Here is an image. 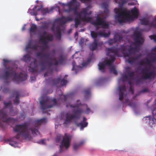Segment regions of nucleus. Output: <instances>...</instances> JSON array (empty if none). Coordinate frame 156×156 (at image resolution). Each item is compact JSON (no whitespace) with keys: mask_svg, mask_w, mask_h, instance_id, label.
Segmentation results:
<instances>
[{"mask_svg":"<svg viewBox=\"0 0 156 156\" xmlns=\"http://www.w3.org/2000/svg\"><path fill=\"white\" fill-rule=\"evenodd\" d=\"M87 120V119L85 117L83 118V121L82 122L80 123H77L76 125L77 126L80 127L81 129H83L86 127L88 125V122H85Z\"/></svg>","mask_w":156,"mask_h":156,"instance_id":"obj_21","label":"nucleus"},{"mask_svg":"<svg viewBox=\"0 0 156 156\" xmlns=\"http://www.w3.org/2000/svg\"><path fill=\"white\" fill-rule=\"evenodd\" d=\"M31 58V56L29 54H27L23 55L21 60L26 63H28L30 61Z\"/></svg>","mask_w":156,"mask_h":156,"instance_id":"obj_25","label":"nucleus"},{"mask_svg":"<svg viewBox=\"0 0 156 156\" xmlns=\"http://www.w3.org/2000/svg\"><path fill=\"white\" fill-rule=\"evenodd\" d=\"M133 104H134L133 102L129 101L128 105L131 107H132L133 106Z\"/></svg>","mask_w":156,"mask_h":156,"instance_id":"obj_59","label":"nucleus"},{"mask_svg":"<svg viewBox=\"0 0 156 156\" xmlns=\"http://www.w3.org/2000/svg\"><path fill=\"white\" fill-rule=\"evenodd\" d=\"M114 11L116 14L115 18L120 23L132 21L134 19L137 18L139 14V11L135 7L131 10V16L129 15V12L125 9H121L120 10L118 8H115Z\"/></svg>","mask_w":156,"mask_h":156,"instance_id":"obj_2","label":"nucleus"},{"mask_svg":"<svg viewBox=\"0 0 156 156\" xmlns=\"http://www.w3.org/2000/svg\"><path fill=\"white\" fill-rule=\"evenodd\" d=\"M3 62L4 63H7L10 62L7 59H4L3 60Z\"/></svg>","mask_w":156,"mask_h":156,"instance_id":"obj_58","label":"nucleus"},{"mask_svg":"<svg viewBox=\"0 0 156 156\" xmlns=\"http://www.w3.org/2000/svg\"><path fill=\"white\" fill-rule=\"evenodd\" d=\"M110 34L111 33L109 31L107 32L105 30H103L102 31H100L98 33L94 31H92L91 32L90 34L92 37L94 39V41L96 40V41H98L96 39L98 35L101 37L106 38L109 37Z\"/></svg>","mask_w":156,"mask_h":156,"instance_id":"obj_13","label":"nucleus"},{"mask_svg":"<svg viewBox=\"0 0 156 156\" xmlns=\"http://www.w3.org/2000/svg\"><path fill=\"white\" fill-rule=\"evenodd\" d=\"M139 64L141 66H144L145 64V62L143 60H142L140 61L139 63Z\"/></svg>","mask_w":156,"mask_h":156,"instance_id":"obj_54","label":"nucleus"},{"mask_svg":"<svg viewBox=\"0 0 156 156\" xmlns=\"http://www.w3.org/2000/svg\"><path fill=\"white\" fill-rule=\"evenodd\" d=\"M152 54L154 55V56L150 58V60L152 62H156V55L155 54L152 53Z\"/></svg>","mask_w":156,"mask_h":156,"instance_id":"obj_42","label":"nucleus"},{"mask_svg":"<svg viewBox=\"0 0 156 156\" xmlns=\"http://www.w3.org/2000/svg\"><path fill=\"white\" fill-rule=\"evenodd\" d=\"M37 60L36 59H34L33 61V62H31L30 65H31L32 64H34V66H35L36 67H37Z\"/></svg>","mask_w":156,"mask_h":156,"instance_id":"obj_47","label":"nucleus"},{"mask_svg":"<svg viewBox=\"0 0 156 156\" xmlns=\"http://www.w3.org/2000/svg\"><path fill=\"white\" fill-rule=\"evenodd\" d=\"M103 44L102 42L98 41H96V40H94L90 45L89 48L91 50L93 51L97 49L98 46L101 47Z\"/></svg>","mask_w":156,"mask_h":156,"instance_id":"obj_19","label":"nucleus"},{"mask_svg":"<svg viewBox=\"0 0 156 156\" xmlns=\"http://www.w3.org/2000/svg\"><path fill=\"white\" fill-rule=\"evenodd\" d=\"M56 30L57 34H60V32H61V29L59 27H56Z\"/></svg>","mask_w":156,"mask_h":156,"instance_id":"obj_50","label":"nucleus"},{"mask_svg":"<svg viewBox=\"0 0 156 156\" xmlns=\"http://www.w3.org/2000/svg\"><path fill=\"white\" fill-rule=\"evenodd\" d=\"M152 113V114L155 115H156V107H154L151 110Z\"/></svg>","mask_w":156,"mask_h":156,"instance_id":"obj_49","label":"nucleus"},{"mask_svg":"<svg viewBox=\"0 0 156 156\" xmlns=\"http://www.w3.org/2000/svg\"><path fill=\"white\" fill-rule=\"evenodd\" d=\"M37 8V6L36 5L34 6V7L33 9L32 10L33 11H34Z\"/></svg>","mask_w":156,"mask_h":156,"instance_id":"obj_63","label":"nucleus"},{"mask_svg":"<svg viewBox=\"0 0 156 156\" xmlns=\"http://www.w3.org/2000/svg\"><path fill=\"white\" fill-rule=\"evenodd\" d=\"M85 97L87 98V97L90 96V88H87L85 90Z\"/></svg>","mask_w":156,"mask_h":156,"instance_id":"obj_35","label":"nucleus"},{"mask_svg":"<svg viewBox=\"0 0 156 156\" xmlns=\"http://www.w3.org/2000/svg\"><path fill=\"white\" fill-rule=\"evenodd\" d=\"M30 79L31 81H34L36 80V77L35 76H31Z\"/></svg>","mask_w":156,"mask_h":156,"instance_id":"obj_56","label":"nucleus"},{"mask_svg":"<svg viewBox=\"0 0 156 156\" xmlns=\"http://www.w3.org/2000/svg\"><path fill=\"white\" fill-rule=\"evenodd\" d=\"M119 98L120 101H122L124 98V92L126 91V87L125 85L119 87Z\"/></svg>","mask_w":156,"mask_h":156,"instance_id":"obj_20","label":"nucleus"},{"mask_svg":"<svg viewBox=\"0 0 156 156\" xmlns=\"http://www.w3.org/2000/svg\"><path fill=\"white\" fill-rule=\"evenodd\" d=\"M147 117L148 118L150 124H154L156 123V119L154 117H151V116H149Z\"/></svg>","mask_w":156,"mask_h":156,"instance_id":"obj_32","label":"nucleus"},{"mask_svg":"<svg viewBox=\"0 0 156 156\" xmlns=\"http://www.w3.org/2000/svg\"><path fill=\"white\" fill-rule=\"evenodd\" d=\"M5 68L8 70L5 72L2 77L4 80L6 81H8L9 77H13V80L16 81L17 83H18L19 81H25L27 79V75L26 73H20L19 74H18L12 70L11 67L6 66Z\"/></svg>","mask_w":156,"mask_h":156,"instance_id":"obj_4","label":"nucleus"},{"mask_svg":"<svg viewBox=\"0 0 156 156\" xmlns=\"http://www.w3.org/2000/svg\"><path fill=\"white\" fill-rule=\"evenodd\" d=\"M7 141L9 142V144L12 146H13L15 144H16V141H13L12 139V138L7 139Z\"/></svg>","mask_w":156,"mask_h":156,"instance_id":"obj_39","label":"nucleus"},{"mask_svg":"<svg viewBox=\"0 0 156 156\" xmlns=\"http://www.w3.org/2000/svg\"><path fill=\"white\" fill-rule=\"evenodd\" d=\"M145 60L146 61L147 65L148 66L144 67L141 69L142 78L145 80L154 79L156 76V72L154 69H152L150 67L152 62L150 59L147 58H145Z\"/></svg>","mask_w":156,"mask_h":156,"instance_id":"obj_5","label":"nucleus"},{"mask_svg":"<svg viewBox=\"0 0 156 156\" xmlns=\"http://www.w3.org/2000/svg\"><path fill=\"white\" fill-rule=\"evenodd\" d=\"M129 57L130 56L128 57L129 58L127 59L128 62L131 64H133L135 63L136 61L135 58L133 57L130 58Z\"/></svg>","mask_w":156,"mask_h":156,"instance_id":"obj_36","label":"nucleus"},{"mask_svg":"<svg viewBox=\"0 0 156 156\" xmlns=\"http://www.w3.org/2000/svg\"><path fill=\"white\" fill-rule=\"evenodd\" d=\"M68 95H61L59 99L62 102L66 101L67 99Z\"/></svg>","mask_w":156,"mask_h":156,"instance_id":"obj_37","label":"nucleus"},{"mask_svg":"<svg viewBox=\"0 0 156 156\" xmlns=\"http://www.w3.org/2000/svg\"><path fill=\"white\" fill-rule=\"evenodd\" d=\"M50 82L53 85H57L60 83V85L63 86L67 83V81L64 79L61 80V77H59L57 78H54L50 80Z\"/></svg>","mask_w":156,"mask_h":156,"instance_id":"obj_17","label":"nucleus"},{"mask_svg":"<svg viewBox=\"0 0 156 156\" xmlns=\"http://www.w3.org/2000/svg\"><path fill=\"white\" fill-rule=\"evenodd\" d=\"M109 44L110 45H112V44L116 42L114 38L113 39H110L108 40V41Z\"/></svg>","mask_w":156,"mask_h":156,"instance_id":"obj_44","label":"nucleus"},{"mask_svg":"<svg viewBox=\"0 0 156 156\" xmlns=\"http://www.w3.org/2000/svg\"><path fill=\"white\" fill-rule=\"evenodd\" d=\"M73 20V18L72 17L62 16L56 19V21L57 23H60V25H62L66 24L68 21H71Z\"/></svg>","mask_w":156,"mask_h":156,"instance_id":"obj_18","label":"nucleus"},{"mask_svg":"<svg viewBox=\"0 0 156 156\" xmlns=\"http://www.w3.org/2000/svg\"><path fill=\"white\" fill-rule=\"evenodd\" d=\"M76 65V62H75V61H73V62H72V65H73V68H72V70H73L74 69V67H75V66Z\"/></svg>","mask_w":156,"mask_h":156,"instance_id":"obj_55","label":"nucleus"},{"mask_svg":"<svg viewBox=\"0 0 156 156\" xmlns=\"http://www.w3.org/2000/svg\"><path fill=\"white\" fill-rule=\"evenodd\" d=\"M79 6H74L73 7H69V9H68L65 10V11L66 12H69L70 11L73 10L74 11L75 14L79 18H80L81 17V14H80V13H78L77 10Z\"/></svg>","mask_w":156,"mask_h":156,"instance_id":"obj_23","label":"nucleus"},{"mask_svg":"<svg viewBox=\"0 0 156 156\" xmlns=\"http://www.w3.org/2000/svg\"><path fill=\"white\" fill-rule=\"evenodd\" d=\"M13 94L16 95V97L15 100H14V103L15 104H19L20 103V99H19V96L20 94L18 92L16 91H15L13 93Z\"/></svg>","mask_w":156,"mask_h":156,"instance_id":"obj_26","label":"nucleus"},{"mask_svg":"<svg viewBox=\"0 0 156 156\" xmlns=\"http://www.w3.org/2000/svg\"><path fill=\"white\" fill-rule=\"evenodd\" d=\"M82 105L80 103H78L76 105H69L70 107L71 108H78L80 106Z\"/></svg>","mask_w":156,"mask_h":156,"instance_id":"obj_43","label":"nucleus"},{"mask_svg":"<svg viewBox=\"0 0 156 156\" xmlns=\"http://www.w3.org/2000/svg\"><path fill=\"white\" fill-rule=\"evenodd\" d=\"M81 19L78 18V17H76L74 20L75 22V27L76 28H77L78 27V25L80 24L81 23V20H80Z\"/></svg>","mask_w":156,"mask_h":156,"instance_id":"obj_31","label":"nucleus"},{"mask_svg":"<svg viewBox=\"0 0 156 156\" xmlns=\"http://www.w3.org/2000/svg\"><path fill=\"white\" fill-rule=\"evenodd\" d=\"M109 68L111 72L113 73L115 75H117V72L115 69V67L112 65V64Z\"/></svg>","mask_w":156,"mask_h":156,"instance_id":"obj_33","label":"nucleus"},{"mask_svg":"<svg viewBox=\"0 0 156 156\" xmlns=\"http://www.w3.org/2000/svg\"><path fill=\"white\" fill-rule=\"evenodd\" d=\"M3 104L5 108L8 107H10L12 106V103L11 101H9L8 102H6L5 101L3 102Z\"/></svg>","mask_w":156,"mask_h":156,"instance_id":"obj_38","label":"nucleus"},{"mask_svg":"<svg viewBox=\"0 0 156 156\" xmlns=\"http://www.w3.org/2000/svg\"><path fill=\"white\" fill-rule=\"evenodd\" d=\"M104 12L105 13L107 14V13H108L109 12V11L108 9H105L104 11Z\"/></svg>","mask_w":156,"mask_h":156,"instance_id":"obj_61","label":"nucleus"},{"mask_svg":"<svg viewBox=\"0 0 156 156\" xmlns=\"http://www.w3.org/2000/svg\"><path fill=\"white\" fill-rule=\"evenodd\" d=\"M128 75H127L126 74H125L124 75V76H123V77L124 78H125V79H126L127 80H128Z\"/></svg>","mask_w":156,"mask_h":156,"instance_id":"obj_62","label":"nucleus"},{"mask_svg":"<svg viewBox=\"0 0 156 156\" xmlns=\"http://www.w3.org/2000/svg\"><path fill=\"white\" fill-rule=\"evenodd\" d=\"M37 29V27L36 25L33 24L31 26L30 29V33H35Z\"/></svg>","mask_w":156,"mask_h":156,"instance_id":"obj_30","label":"nucleus"},{"mask_svg":"<svg viewBox=\"0 0 156 156\" xmlns=\"http://www.w3.org/2000/svg\"><path fill=\"white\" fill-rule=\"evenodd\" d=\"M110 58L108 59L105 60L106 62L104 63L103 62H100L98 64V69L102 72L104 73L105 72V66L106 65L111 66L113 62L115 61V58L113 56H109Z\"/></svg>","mask_w":156,"mask_h":156,"instance_id":"obj_14","label":"nucleus"},{"mask_svg":"<svg viewBox=\"0 0 156 156\" xmlns=\"http://www.w3.org/2000/svg\"><path fill=\"white\" fill-rule=\"evenodd\" d=\"M120 51L123 53L124 57H129V55L127 51V48L124 44L121 45L119 48L112 47L107 48V55L111 56L112 57L114 56L115 58V56L118 55Z\"/></svg>","mask_w":156,"mask_h":156,"instance_id":"obj_7","label":"nucleus"},{"mask_svg":"<svg viewBox=\"0 0 156 156\" xmlns=\"http://www.w3.org/2000/svg\"><path fill=\"white\" fill-rule=\"evenodd\" d=\"M88 10L87 8H83L82 9V11L80 12V14H81L80 18L81 21L89 22L92 19V17L87 16L88 15L87 11Z\"/></svg>","mask_w":156,"mask_h":156,"instance_id":"obj_16","label":"nucleus"},{"mask_svg":"<svg viewBox=\"0 0 156 156\" xmlns=\"http://www.w3.org/2000/svg\"><path fill=\"white\" fill-rule=\"evenodd\" d=\"M136 84H139L142 83V80L141 79H138L136 80Z\"/></svg>","mask_w":156,"mask_h":156,"instance_id":"obj_51","label":"nucleus"},{"mask_svg":"<svg viewBox=\"0 0 156 156\" xmlns=\"http://www.w3.org/2000/svg\"><path fill=\"white\" fill-rule=\"evenodd\" d=\"M53 70L52 69H51L49 71H48L47 72L44 73V76L45 77L51 75L53 74Z\"/></svg>","mask_w":156,"mask_h":156,"instance_id":"obj_40","label":"nucleus"},{"mask_svg":"<svg viewBox=\"0 0 156 156\" xmlns=\"http://www.w3.org/2000/svg\"><path fill=\"white\" fill-rule=\"evenodd\" d=\"M38 45L36 44H32L29 43L26 46L25 50L27 51L29 49H32L35 50H37Z\"/></svg>","mask_w":156,"mask_h":156,"instance_id":"obj_24","label":"nucleus"},{"mask_svg":"<svg viewBox=\"0 0 156 156\" xmlns=\"http://www.w3.org/2000/svg\"><path fill=\"white\" fill-rule=\"evenodd\" d=\"M129 90L132 91V93H133V89H132V87H130L129 88Z\"/></svg>","mask_w":156,"mask_h":156,"instance_id":"obj_64","label":"nucleus"},{"mask_svg":"<svg viewBox=\"0 0 156 156\" xmlns=\"http://www.w3.org/2000/svg\"><path fill=\"white\" fill-rule=\"evenodd\" d=\"M140 20L141 24L149 26L148 29L145 30L146 31H148L151 27H156V18H154L151 22H150L149 19L147 18L140 19Z\"/></svg>","mask_w":156,"mask_h":156,"instance_id":"obj_15","label":"nucleus"},{"mask_svg":"<svg viewBox=\"0 0 156 156\" xmlns=\"http://www.w3.org/2000/svg\"><path fill=\"white\" fill-rule=\"evenodd\" d=\"M54 9L53 8H50V10H49L48 8L43 9L41 10V13L43 15H44L46 13H48L52 11Z\"/></svg>","mask_w":156,"mask_h":156,"instance_id":"obj_29","label":"nucleus"},{"mask_svg":"<svg viewBox=\"0 0 156 156\" xmlns=\"http://www.w3.org/2000/svg\"><path fill=\"white\" fill-rule=\"evenodd\" d=\"M46 120L47 119L45 118L36 120L34 122V126L29 129L28 128L27 124L26 123L16 125L13 130L15 132L19 133L17 134L14 137L19 139L21 136L25 140H30L32 138L31 133L34 136L39 134L38 129L41 123L45 122Z\"/></svg>","mask_w":156,"mask_h":156,"instance_id":"obj_1","label":"nucleus"},{"mask_svg":"<svg viewBox=\"0 0 156 156\" xmlns=\"http://www.w3.org/2000/svg\"><path fill=\"white\" fill-rule=\"evenodd\" d=\"M64 6H67L69 7H72V5L74 6H79V3L77 2L76 0H72L71 1L68 3L67 4L62 3V4Z\"/></svg>","mask_w":156,"mask_h":156,"instance_id":"obj_22","label":"nucleus"},{"mask_svg":"<svg viewBox=\"0 0 156 156\" xmlns=\"http://www.w3.org/2000/svg\"><path fill=\"white\" fill-rule=\"evenodd\" d=\"M149 91V89L147 88H145L143 89L140 92V94L143 92H147Z\"/></svg>","mask_w":156,"mask_h":156,"instance_id":"obj_48","label":"nucleus"},{"mask_svg":"<svg viewBox=\"0 0 156 156\" xmlns=\"http://www.w3.org/2000/svg\"><path fill=\"white\" fill-rule=\"evenodd\" d=\"M83 140L81 141L79 144H75L73 145V148L75 150H76L81 146L84 143Z\"/></svg>","mask_w":156,"mask_h":156,"instance_id":"obj_28","label":"nucleus"},{"mask_svg":"<svg viewBox=\"0 0 156 156\" xmlns=\"http://www.w3.org/2000/svg\"><path fill=\"white\" fill-rule=\"evenodd\" d=\"M2 90L4 93H7L9 92V89L8 88H5L3 89Z\"/></svg>","mask_w":156,"mask_h":156,"instance_id":"obj_53","label":"nucleus"},{"mask_svg":"<svg viewBox=\"0 0 156 156\" xmlns=\"http://www.w3.org/2000/svg\"><path fill=\"white\" fill-rule=\"evenodd\" d=\"M42 112L46 113L44 110L48 108H52L53 106L57 104V101L55 98L52 99L48 97H46L45 100H42L40 101Z\"/></svg>","mask_w":156,"mask_h":156,"instance_id":"obj_10","label":"nucleus"},{"mask_svg":"<svg viewBox=\"0 0 156 156\" xmlns=\"http://www.w3.org/2000/svg\"><path fill=\"white\" fill-rule=\"evenodd\" d=\"M36 67H36L35 66H34L33 67H31L30 66L29 67V70L32 73H36L37 71Z\"/></svg>","mask_w":156,"mask_h":156,"instance_id":"obj_41","label":"nucleus"},{"mask_svg":"<svg viewBox=\"0 0 156 156\" xmlns=\"http://www.w3.org/2000/svg\"><path fill=\"white\" fill-rule=\"evenodd\" d=\"M130 67H127L126 68V72L128 73V75L129 76L133 77L134 75V71H130V70H128V69H130Z\"/></svg>","mask_w":156,"mask_h":156,"instance_id":"obj_34","label":"nucleus"},{"mask_svg":"<svg viewBox=\"0 0 156 156\" xmlns=\"http://www.w3.org/2000/svg\"><path fill=\"white\" fill-rule=\"evenodd\" d=\"M141 56V55H139L137 56L134 58H135V61L138 59Z\"/></svg>","mask_w":156,"mask_h":156,"instance_id":"obj_57","label":"nucleus"},{"mask_svg":"<svg viewBox=\"0 0 156 156\" xmlns=\"http://www.w3.org/2000/svg\"><path fill=\"white\" fill-rule=\"evenodd\" d=\"M91 23L95 27L101 26L103 28L108 27L109 26L108 24L105 21L104 18L101 17L98 15L96 19L91 22Z\"/></svg>","mask_w":156,"mask_h":156,"instance_id":"obj_12","label":"nucleus"},{"mask_svg":"<svg viewBox=\"0 0 156 156\" xmlns=\"http://www.w3.org/2000/svg\"><path fill=\"white\" fill-rule=\"evenodd\" d=\"M149 37L151 40H153L154 42H156V35L154 34L149 36Z\"/></svg>","mask_w":156,"mask_h":156,"instance_id":"obj_45","label":"nucleus"},{"mask_svg":"<svg viewBox=\"0 0 156 156\" xmlns=\"http://www.w3.org/2000/svg\"><path fill=\"white\" fill-rule=\"evenodd\" d=\"M88 62H83V63L82 66H86L87 65V64H88Z\"/></svg>","mask_w":156,"mask_h":156,"instance_id":"obj_60","label":"nucleus"},{"mask_svg":"<svg viewBox=\"0 0 156 156\" xmlns=\"http://www.w3.org/2000/svg\"><path fill=\"white\" fill-rule=\"evenodd\" d=\"M86 106L87 107L86 110L84 112L83 111V112H84L85 113L88 114H89L91 112V111L90 109L88 107V106L87 105H86Z\"/></svg>","mask_w":156,"mask_h":156,"instance_id":"obj_46","label":"nucleus"},{"mask_svg":"<svg viewBox=\"0 0 156 156\" xmlns=\"http://www.w3.org/2000/svg\"><path fill=\"white\" fill-rule=\"evenodd\" d=\"M62 138L61 145L59 146V153L62 151V149L63 147H64L66 149L69 147L71 142V137L70 136L65 133L64 136H63L60 134L57 135L56 137V141L57 143H59Z\"/></svg>","mask_w":156,"mask_h":156,"instance_id":"obj_8","label":"nucleus"},{"mask_svg":"<svg viewBox=\"0 0 156 156\" xmlns=\"http://www.w3.org/2000/svg\"><path fill=\"white\" fill-rule=\"evenodd\" d=\"M114 38L116 42H119L122 40L123 37L122 36H120L119 33H117L114 35Z\"/></svg>","mask_w":156,"mask_h":156,"instance_id":"obj_27","label":"nucleus"},{"mask_svg":"<svg viewBox=\"0 0 156 156\" xmlns=\"http://www.w3.org/2000/svg\"><path fill=\"white\" fill-rule=\"evenodd\" d=\"M42 34L43 35H41L40 36L39 41L42 44L44 45V46H41L43 50H44L48 48V43L49 41H53L54 38L52 34H48L47 35V32L45 31L42 32Z\"/></svg>","mask_w":156,"mask_h":156,"instance_id":"obj_11","label":"nucleus"},{"mask_svg":"<svg viewBox=\"0 0 156 156\" xmlns=\"http://www.w3.org/2000/svg\"><path fill=\"white\" fill-rule=\"evenodd\" d=\"M42 51L38 52L36 54L37 57H40L41 60H44V61H41L40 62V64L41 68V70H43L47 68V66H51L53 65L57 66L59 63L61 65H62L64 62L65 59L62 55L59 56V59L58 61L55 58L53 59V61L55 62L53 63L51 61V59L50 58L49 54H43Z\"/></svg>","mask_w":156,"mask_h":156,"instance_id":"obj_3","label":"nucleus"},{"mask_svg":"<svg viewBox=\"0 0 156 156\" xmlns=\"http://www.w3.org/2000/svg\"><path fill=\"white\" fill-rule=\"evenodd\" d=\"M134 44L135 46L134 47H130L128 49V53L129 55L135 53V52L140 50V45L143 44L144 40L142 37V33L139 32H135L134 34Z\"/></svg>","mask_w":156,"mask_h":156,"instance_id":"obj_6","label":"nucleus"},{"mask_svg":"<svg viewBox=\"0 0 156 156\" xmlns=\"http://www.w3.org/2000/svg\"><path fill=\"white\" fill-rule=\"evenodd\" d=\"M48 27V25L45 24L43 25L41 27V28L42 29H47Z\"/></svg>","mask_w":156,"mask_h":156,"instance_id":"obj_52","label":"nucleus"},{"mask_svg":"<svg viewBox=\"0 0 156 156\" xmlns=\"http://www.w3.org/2000/svg\"><path fill=\"white\" fill-rule=\"evenodd\" d=\"M73 112L74 115L67 113L65 115L66 119L64 120L63 124L67 125L71 122L72 120L74 119H79L81 115L83 112V110L82 109H78L77 110H73Z\"/></svg>","mask_w":156,"mask_h":156,"instance_id":"obj_9","label":"nucleus"}]
</instances>
